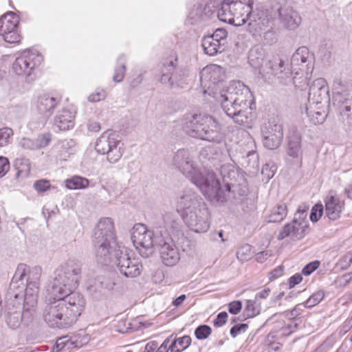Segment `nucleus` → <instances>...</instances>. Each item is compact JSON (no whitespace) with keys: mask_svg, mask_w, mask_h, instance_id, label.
<instances>
[{"mask_svg":"<svg viewBox=\"0 0 352 352\" xmlns=\"http://www.w3.org/2000/svg\"><path fill=\"white\" fill-rule=\"evenodd\" d=\"M191 341V338L189 336H184L177 338V345L179 349H177L176 352H182L184 351L190 346Z\"/></svg>","mask_w":352,"mask_h":352,"instance_id":"obj_51","label":"nucleus"},{"mask_svg":"<svg viewBox=\"0 0 352 352\" xmlns=\"http://www.w3.org/2000/svg\"><path fill=\"white\" fill-rule=\"evenodd\" d=\"M292 72V68L286 63L285 60L276 56L265 62L264 67L261 69L260 75L265 81L273 82L277 80L279 84L285 85L293 80Z\"/></svg>","mask_w":352,"mask_h":352,"instance_id":"obj_10","label":"nucleus"},{"mask_svg":"<svg viewBox=\"0 0 352 352\" xmlns=\"http://www.w3.org/2000/svg\"><path fill=\"white\" fill-rule=\"evenodd\" d=\"M302 280V276L300 274H296L289 279V287H294L295 285L300 283Z\"/></svg>","mask_w":352,"mask_h":352,"instance_id":"obj_63","label":"nucleus"},{"mask_svg":"<svg viewBox=\"0 0 352 352\" xmlns=\"http://www.w3.org/2000/svg\"><path fill=\"white\" fill-rule=\"evenodd\" d=\"M172 337H173V335H171L170 336H169L166 339H165L164 341L163 342V343L159 347L157 348V350L155 352H168V345L170 343V342L171 341Z\"/></svg>","mask_w":352,"mask_h":352,"instance_id":"obj_64","label":"nucleus"},{"mask_svg":"<svg viewBox=\"0 0 352 352\" xmlns=\"http://www.w3.org/2000/svg\"><path fill=\"white\" fill-rule=\"evenodd\" d=\"M314 55L305 46L298 47L291 58V68L308 74L314 68Z\"/></svg>","mask_w":352,"mask_h":352,"instance_id":"obj_22","label":"nucleus"},{"mask_svg":"<svg viewBox=\"0 0 352 352\" xmlns=\"http://www.w3.org/2000/svg\"><path fill=\"white\" fill-rule=\"evenodd\" d=\"M38 289L32 287H26L25 292L24 293L23 298L21 300H18V305H21L23 302V307L21 309L24 311L30 312L32 318L35 311V307L37 304Z\"/></svg>","mask_w":352,"mask_h":352,"instance_id":"obj_29","label":"nucleus"},{"mask_svg":"<svg viewBox=\"0 0 352 352\" xmlns=\"http://www.w3.org/2000/svg\"><path fill=\"white\" fill-rule=\"evenodd\" d=\"M228 316V314L226 311L218 314L217 318L213 321L214 326L219 327L225 324L227 322Z\"/></svg>","mask_w":352,"mask_h":352,"instance_id":"obj_58","label":"nucleus"},{"mask_svg":"<svg viewBox=\"0 0 352 352\" xmlns=\"http://www.w3.org/2000/svg\"><path fill=\"white\" fill-rule=\"evenodd\" d=\"M13 135V131L10 127L0 129V146H4L9 143V140Z\"/></svg>","mask_w":352,"mask_h":352,"instance_id":"obj_47","label":"nucleus"},{"mask_svg":"<svg viewBox=\"0 0 352 352\" xmlns=\"http://www.w3.org/2000/svg\"><path fill=\"white\" fill-rule=\"evenodd\" d=\"M308 209L309 207L305 205L298 207L293 221L285 224L279 232L277 237L278 240H283L288 236L294 240H300L304 238L308 228L306 220Z\"/></svg>","mask_w":352,"mask_h":352,"instance_id":"obj_13","label":"nucleus"},{"mask_svg":"<svg viewBox=\"0 0 352 352\" xmlns=\"http://www.w3.org/2000/svg\"><path fill=\"white\" fill-rule=\"evenodd\" d=\"M242 308L241 302L239 300L233 301L229 304L228 311L232 314H237Z\"/></svg>","mask_w":352,"mask_h":352,"instance_id":"obj_61","label":"nucleus"},{"mask_svg":"<svg viewBox=\"0 0 352 352\" xmlns=\"http://www.w3.org/2000/svg\"><path fill=\"white\" fill-rule=\"evenodd\" d=\"M264 40L267 44L271 45L276 42V38L275 35V32L274 31V28L271 30H268L266 32H264L262 35L261 38L258 40Z\"/></svg>","mask_w":352,"mask_h":352,"instance_id":"obj_54","label":"nucleus"},{"mask_svg":"<svg viewBox=\"0 0 352 352\" xmlns=\"http://www.w3.org/2000/svg\"><path fill=\"white\" fill-rule=\"evenodd\" d=\"M14 166L17 170L16 177L28 176L30 171V164L28 159L25 157L17 158L14 161Z\"/></svg>","mask_w":352,"mask_h":352,"instance_id":"obj_38","label":"nucleus"},{"mask_svg":"<svg viewBox=\"0 0 352 352\" xmlns=\"http://www.w3.org/2000/svg\"><path fill=\"white\" fill-rule=\"evenodd\" d=\"M105 97L106 93L104 90H96L88 96V100L91 102H99L104 100Z\"/></svg>","mask_w":352,"mask_h":352,"instance_id":"obj_57","label":"nucleus"},{"mask_svg":"<svg viewBox=\"0 0 352 352\" xmlns=\"http://www.w3.org/2000/svg\"><path fill=\"white\" fill-rule=\"evenodd\" d=\"M201 45L204 52L209 56H214L223 50V45L220 43L215 42L212 38L208 36L204 37Z\"/></svg>","mask_w":352,"mask_h":352,"instance_id":"obj_35","label":"nucleus"},{"mask_svg":"<svg viewBox=\"0 0 352 352\" xmlns=\"http://www.w3.org/2000/svg\"><path fill=\"white\" fill-rule=\"evenodd\" d=\"M262 142L264 147L270 150L278 148L283 139V128L282 124L275 121H269L261 128Z\"/></svg>","mask_w":352,"mask_h":352,"instance_id":"obj_19","label":"nucleus"},{"mask_svg":"<svg viewBox=\"0 0 352 352\" xmlns=\"http://www.w3.org/2000/svg\"><path fill=\"white\" fill-rule=\"evenodd\" d=\"M93 245L98 263L108 265L111 261L117 265L120 274L127 278L140 275L143 267L138 259L131 258L118 245L114 232L113 221L110 218L101 219L95 229Z\"/></svg>","mask_w":352,"mask_h":352,"instance_id":"obj_1","label":"nucleus"},{"mask_svg":"<svg viewBox=\"0 0 352 352\" xmlns=\"http://www.w3.org/2000/svg\"><path fill=\"white\" fill-rule=\"evenodd\" d=\"M301 137L298 133L293 132L289 135L287 143V155L298 159L302 155Z\"/></svg>","mask_w":352,"mask_h":352,"instance_id":"obj_32","label":"nucleus"},{"mask_svg":"<svg viewBox=\"0 0 352 352\" xmlns=\"http://www.w3.org/2000/svg\"><path fill=\"white\" fill-rule=\"evenodd\" d=\"M228 36V32L224 28H219L217 29L214 32L208 36L210 38H212L215 42L220 43L223 46L224 45V42Z\"/></svg>","mask_w":352,"mask_h":352,"instance_id":"obj_48","label":"nucleus"},{"mask_svg":"<svg viewBox=\"0 0 352 352\" xmlns=\"http://www.w3.org/2000/svg\"><path fill=\"white\" fill-rule=\"evenodd\" d=\"M18 28H15L14 30H12L6 32L5 34H1L3 36L4 41L9 43H16L20 41L21 36L18 32Z\"/></svg>","mask_w":352,"mask_h":352,"instance_id":"obj_45","label":"nucleus"},{"mask_svg":"<svg viewBox=\"0 0 352 352\" xmlns=\"http://www.w3.org/2000/svg\"><path fill=\"white\" fill-rule=\"evenodd\" d=\"M4 319L8 327L12 329H16L21 324L28 326L33 320L30 312L24 311L21 306H16L14 303L7 306Z\"/></svg>","mask_w":352,"mask_h":352,"instance_id":"obj_21","label":"nucleus"},{"mask_svg":"<svg viewBox=\"0 0 352 352\" xmlns=\"http://www.w3.org/2000/svg\"><path fill=\"white\" fill-rule=\"evenodd\" d=\"M323 206L321 204H316L311 210L310 220L312 222H317L322 215Z\"/></svg>","mask_w":352,"mask_h":352,"instance_id":"obj_49","label":"nucleus"},{"mask_svg":"<svg viewBox=\"0 0 352 352\" xmlns=\"http://www.w3.org/2000/svg\"><path fill=\"white\" fill-rule=\"evenodd\" d=\"M277 167L273 162L266 163L262 168L261 174L267 179L272 178L276 171Z\"/></svg>","mask_w":352,"mask_h":352,"instance_id":"obj_46","label":"nucleus"},{"mask_svg":"<svg viewBox=\"0 0 352 352\" xmlns=\"http://www.w3.org/2000/svg\"><path fill=\"white\" fill-rule=\"evenodd\" d=\"M344 206V202L337 196H330L325 200V214L332 221L340 218Z\"/></svg>","mask_w":352,"mask_h":352,"instance_id":"obj_28","label":"nucleus"},{"mask_svg":"<svg viewBox=\"0 0 352 352\" xmlns=\"http://www.w3.org/2000/svg\"><path fill=\"white\" fill-rule=\"evenodd\" d=\"M265 51L261 46H254L249 51L248 63L252 68L258 69L259 74L265 65Z\"/></svg>","mask_w":352,"mask_h":352,"instance_id":"obj_30","label":"nucleus"},{"mask_svg":"<svg viewBox=\"0 0 352 352\" xmlns=\"http://www.w3.org/2000/svg\"><path fill=\"white\" fill-rule=\"evenodd\" d=\"M320 265V262L318 261H315L313 262H310L307 264L302 270V274L305 276L310 275L313 272L318 269Z\"/></svg>","mask_w":352,"mask_h":352,"instance_id":"obj_55","label":"nucleus"},{"mask_svg":"<svg viewBox=\"0 0 352 352\" xmlns=\"http://www.w3.org/2000/svg\"><path fill=\"white\" fill-rule=\"evenodd\" d=\"M333 106L338 116V120L345 131H352V102L342 93H336L333 98Z\"/></svg>","mask_w":352,"mask_h":352,"instance_id":"obj_18","label":"nucleus"},{"mask_svg":"<svg viewBox=\"0 0 352 352\" xmlns=\"http://www.w3.org/2000/svg\"><path fill=\"white\" fill-rule=\"evenodd\" d=\"M41 268L34 267L32 269L28 265V270L25 272L26 287H32L38 289V283L41 278Z\"/></svg>","mask_w":352,"mask_h":352,"instance_id":"obj_34","label":"nucleus"},{"mask_svg":"<svg viewBox=\"0 0 352 352\" xmlns=\"http://www.w3.org/2000/svg\"><path fill=\"white\" fill-rule=\"evenodd\" d=\"M226 115L240 125L249 124L254 102L249 87L241 81H233L221 91L219 99Z\"/></svg>","mask_w":352,"mask_h":352,"instance_id":"obj_2","label":"nucleus"},{"mask_svg":"<svg viewBox=\"0 0 352 352\" xmlns=\"http://www.w3.org/2000/svg\"><path fill=\"white\" fill-rule=\"evenodd\" d=\"M156 236V229L148 230L141 223L135 224L132 229V242L144 258L149 257L153 252V248L157 247Z\"/></svg>","mask_w":352,"mask_h":352,"instance_id":"obj_12","label":"nucleus"},{"mask_svg":"<svg viewBox=\"0 0 352 352\" xmlns=\"http://www.w3.org/2000/svg\"><path fill=\"white\" fill-rule=\"evenodd\" d=\"M202 193L212 200L224 203L227 201L228 192L220 186V182L212 171H207L199 184L196 185Z\"/></svg>","mask_w":352,"mask_h":352,"instance_id":"obj_17","label":"nucleus"},{"mask_svg":"<svg viewBox=\"0 0 352 352\" xmlns=\"http://www.w3.org/2000/svg\"><path fill=\"white\" fill-rule=\"evenodd\" d=\"M34 187L38 192H45L50 188V184L49 181L42 179L34 182Z\"/></svg>","mask_w":352,"mask_h":352,"instance_id":"obj_59","label":"nucleus"},{"mask_svg":"<svg viewBox=\"0 0 352 352\" xmlns=\"http://www.w3.org/2000/svg\"><path fill=\"white\" fill-rule=\"evenodd\" d=\"M242 165L252 169H258L259 166L258 155L254 151H249L245 158Z\"/></svg>","mask_w":352,"mask_h":352,"instance_id":"obj_40","label":"nucleus"},{"mask_svg":"<svg viewBox=\"0 0 352 352\" xmlns=\"http://www.w3.org/2000/svg\"><path fill=\"white\" fill-rule=\"evenodd\" d=\"M283 27L289 30H294L299 27L302 19L299 13L291 6H280L276 12Z\"/></svg>","mask_w":352,"mask_h":352,"instance_id":"obj_23","label":"nucleus"},{"mask_svg":"<svg viewBox=\"0 0 352 352\" xmlns=\"http://www.w3.org/2000/svg\"><path fill=\"white\" fill-rule=\"evenodd\" d=\"M324 294L322 291H318L314 293L304 303L303 307L311 308L318 305L324 298Z\"/></svg>","mask_w":352,"mask_h":352,"instance_id":"obj_43","label":"nucleus"},{"mask_svg":"<svg viewBox=\"0 0 352 352\" xmlns=\"http://www.w3.org/2000/svg\"><path fill=\"white\" fill-rule=\"evenodd\" d=\"M51 141V135L45 133L38 136L36 138V142L38 144V149L47 146Z\"/></svg>","mask_w":352,"mask_h":352,"instance_id":"obj_52","label":"nucleus"},{"mask_svg":"<svg viewBox=\"0 0 352 352\" xmlns=\"http://www.w3.org/2000/svg\"><path fill=\"white\" fill-rule=\"evenodd\" d=\"M177 57H175L159 65L154 74L155 79L162 85H168L171 89L184 87L188 71L185 67H177Z\"/></svg>","mask_w":352,"mask_h":352,"instance_id":"obj_9","label":"nucleus"},{"mask_svg":"<svg viewBox=\"0 0 352 352\" xmlns=\"http://www.w3.org/2000/svg\"><path fill=\"white\" fill-rule=\"evenodd\" d=\"M183 128L192 138L216 143H220L223 139L221 125L215 118L208 114L187 116Z\"/></svg>","mask_w":352,"mask_h":352,"instance_id":"obj_6","label":"nucleus"},{"mask_svg":"<svg viewBox=\"0 0 352 352\" xmlns=\"http://www.w3.org/2000/svg\"><path fill=\"white\" fill-rule=\"evenodd\" d=\"M225 77L223 68L217 65H209L200 72V82L204 94L212 96L220 89Z\"/></svg>","mask_w":352,"mask_h":352,"instance_id":"obj_16","label":"nucleus"},{"mask_svg":"<svg viewBox=\"0 0 352 352\" xmlns=\"http://www.w3.org/2000/svg\"><path fill=\"white\" fill-rule=\"evenodd\" d=\"M260 311V305L256 303V300H248L243 311V315L248 318H253L258 315Z\"/></svg>","mask_w":352,"mask_h":352,"instance_id":"obj_41","label":"nucleus"},{"mask_svg":"<svg viewBox=\"0 0 352 352\" xmlns=\"http://www.w3.org/2000/svg\"><path fill=\"white\" fill-rule=\"evenodd\" d=\"M184 222L194 232H206L210 228L209 211L202 198L191 190H186L177 201Z\"/></svg>","mask_w":352,"mask_h":352,"instance_id":"obj_4","label":"nucleus"},{"mask_svg":"<svg viewBox=\"0 0 352 352\" xmlns=\"http://www.w3.org/2000/svg\"><path fill=\"white\" fill-rule=\"evenodd\" d=\"M171 166L189 179L195 186L205 176L197 169L193 157L187 149H179L173 156Z\"/></svg>","mask_w":352,"mask_h":352,"instance_id":"obj_11","label":"nucleus"},{"mask_svg":"<svg viewBox=\"0 0 352 352\" xmlns=\"http://www.w3.org/2000/svg\"><path fill=\"white\" fill-rule=\"evenodd\" d=\"M27 270L28 265L25 263L18 265L7 292V296L10 300L17 301L23 298L26 289L25 276Z\"/></svg>","mask_w":352,"mask_h":352,"instance_id":"obj_20","label":"nucleus"},{"mask_svg":"<svg viewBox=\"0 0 352 352\" xmlns=\"http://www.w3.org/2000/svg\"><path fill=\"white\" fill-rule=\"evenodd\" d=\"M54 296V301L47 305L43 310L44 320L51 327H70L76 322L85 307L84 296L80 293Z\"/></svg>","mask_w":352,"mask_h":352,"instance_id":"obj_3","label":"nucleus"},{"mask_svg":"<svg viewBox=\"0 0 352 352\" xmlns=\"http://www.w3.org/2000/svg\"><path fill=\"white\" fill-rule=\"evenodd\" d=\"M302 306L303 307V304H300L296 305L292 310L285 311L284 313L285 317L291 320L295 319L297 316L301 314V312L302 311V309H301Z\"/></svg>","mask_w":352,"mask_h":352,"instance_id":"obj_53","label":"nucleus"},{"mask_svg":"<svg viewBox=\"0 0 352 352\" xmlns=\"http://www.w3.org/2000/svg\"><path fill=\"white\" fill-rule=\"evenodd\" d=\"M164 225L156 228L157 248L160 258L166 266H174L180 260V253L174 237L180 232L179 221L176 214L166 212L163 216Z\"/></svg>","mask_w":352,"mask_h":352,"instance_id":"obj_5","label":"nucleus"},{"mask_svg":"<svg viewBox=\"0 0 352 352\" xmlns=\"http://www.w3.org/2000/svg\"><path fill=\"white\" fill-rule=\"evenodd\" d=\"M212 333V329L207 324H201L195 330V336L197 340H206Z\"/></svg>","mask_w":352,"mask_h":352,"instance_id":"obj_44","label":"nucleus"},{"mask_svg":"<svg viewBox=\"0 0 352 352\" xmlns=\"http://www.w3.org/2000/svg\"><path fill=\"white\" fill-rule=\"evenodd\" d=\"M118 140L114 134L104 132L97 140L95 149L98 153L105 155Z\"/></svg>","mask_w":352,"mask_h":352,"instance_id":"obj_31","label":"nucleus"},{"mask_svg":"<svg viewBox=\"0 0 352 352\" xmlns=\"http://www.w3.org/2000/svg\"><path fill=\"white\" fill-rule=\"evenodd\" d=\"M10 169L8 160L4 157H0V178L3 177Z\"/></svg>","mask_w":352,"mask_h":352,"instance_id":"obj_60","label":"nucleus"},{"mask_svg":"<svg viewBox=\"0 0 352 352\" xmlns=\"http://www.w3.org/2000/svg\"><path fill=\"white\" fill-rule=\"evenodd\" d=\"M118 62L120 64V65L116 67L115 69V74L113 77V80L116 82H120L121 81H122L126 72L124 56L121 55L120 56H119V58H118Z\"/></svg>","mask_w":352,"mask_h":352,"instance_id":"obj_42","label":"nucleus"},{"mask_svg":"<svg viewBox=\"0 0 352 352\" xmlns=\"http://www.w3.org/2000/svg\"><path fill=\"white\" fill-rule=\"evenodd\" d=\"M270 256L271 253L269 251L260 252L256 254V260L257 262L262 263L265 262Z\"/></svg>","mask_w":352,"mask_h":352,"instance_id":"obj_62","label":"nucleus"},{"mask_svg":"<svg viewBox=\"0 0 352 352\" xmlns=\"http://www.w3.org/2000/svg\"><path fill=\"white\" fill-rule=\"evenodd\" d=\"M124 153L123 143L120 140H118L114 146H111L105 155H107V160L111 163L115 164L118 162L122 157Z\"/></svg>","mask_w":352,"mask_h":352,"instance_id":"obj_36","label":"nucleus"},{"mask_svg":"<svg viewBox=\"0 0 352 352\" xmlns=\"http://www.w3.org/2000/svg\"><path fill=\"white\" fill-rule=\"evenodd\" d=\"M43 56L38 52L26 50L22 52L12 64L14 72L19 76H25L28 81L32 80L34 70L42 63Z\"/></svg>","mask_w":352,"mask_h":352,"instance_id":"obj_14","label":"nucleus"},{"mask_svg":"<svg viewBox=\"0 0 352 352\" xmlns=\"http://www.w3.org/2000/svg\"><path fill=\"white\" fill-rule=\"evenodd\" d=\"M59 102V100L54 97L43 95L38 97L37 100L36 109L41 115L43 116L45 119H47L52 115L54 109L58 104Z\"/></svg>","mask_w":352,"mask_h":352,"instance_id":"obj_27","label":"nucleus"},{"mask_svg":"<svg viewBox=\"0 0 352 352\" xmlns=\"http://www.w3.org/2000/svg\"><path fill=\"white\" fill-rule=\"evenodd\" d=\"M287 214V206L285 204L278 205L269 216V222L279 223L282 221Z\"/></svg>","mask_w":352,"mask_h":352,"instance_id":"obj_37","label":"nucleus"},{"mask_svg":"<svg viewBox=\"0 0 352 352\" xmlns=\"http://www.w3.org/2000/svg\"><path fill=\"white\" fill-rule=\"evenodd\" d=\"M19 145L24 149L28 150H37L38 149V144L36 142V139L32 140L28 138H23L20 142Z\"/></svg>","mask_w":352,"mask_h":352,"instance_id":"obj_50","label":"nucleus"},{"mask_svg":"<svg viewBox=\"0 0 352 352\" xmlns=\"http://www.w3.org/2000/svg\"><path fill=\"white\" fill-rule=\"evenodd\" d=\"M253 3L254 0H223L217 16L230 24H244L252 14Z\"/></svg>","mask_w":352,"mask_h":352,"instance_id":"obj_8","label":"nucleus"},{"mask_svg":"<svg viewBox=\"0 0 352 352\" xmlns=\"http://www.w3.org/2000/svg\"><path fill=\"white\" fill-rule=\"evenodd\" d=\"M272 10H263L250 15L248 19V31L257 40L261 38L264 32L273 29L274 15Z\"/></svg>","mask_w":352,"mask_h":352,"instance_id":"obj_15","label":"nucleus"},{"mask_svg":"<svg viewBox=\"0 0 352 352\" xmlns=\"http://www.w3.org/2000/svg\"><path fill=\"white\" fill-rule=\"evenodd\" d=\"M308 99L315 104H320L323 101L329 100V87L324 78H317L311 83L309 88Z\"/></svg>","mask_w":352,"mask_h":352,"instance_id":"obj_24","label":"nucleus"},{"mask_svg":"<svg viewBox=\"0 0 352 352\" xmlns=\"http://www.w3.org/2000/svg\"><path fill=\"white\" fill-rule=\"evenodd\" d=\"M248 327V324L245 323H240L235 324L230 329V335L232 336V337L235 338L241 332H245Z\"/></svg>","mask_w":352,"mask_h":352,"instance_id":"obj_56","label":"nucleus"},{"mask_svg":"<svg viewBox=\"0 0 352 352\" xmlns=\"http://www.w3.org/2000/svg\"><path fill=\"white\" fill-rule=\"evenodd\" d=\"M89 180L86 178L74 176L71 179L65 181L66 187L69 189H81L85 188L89 186Z\"/></svg>","mask_w":352,"mask_h":352,"instance_id":"obj_39","label":"nucleus"},{"mask_svg":"<svg viewBox=\"0 0 352 352\" xmlns=\"http://www.w3.org/2000/svg\"><path fill=\"white\" fill-rule=\"evenodd\" d=\"M19 16L12 12H8L0 18V35L18 28Z\"/></svg>","mask_w":352,"mask_h":352,"instance_id":"obj_33","label":"nucleus"},{"mask_svg":"<svg viewBox=\"0 0 352 352\" xmlns=\"http://www.w3.org/2000/svg\"><path fill=\"white\" fill-rule=\"evenodd\" d=\"M82 264L76 260H68L54 271L52 292L54 296H68L78 285L81 278Z\"/></svg>","mask_w":352,"mask_h":352,"instance_id":"obj_7","label":"nucleus"},{"mask_svg":"<svg viewBox=\"0 0 352 352\" xmlns=\"http://www.w3.org/2000/svg\"><path fill=\"white\" fill-rule=\"evenodd\" d=\"M221 175L223 176V182L225 183L226 191L229 196H232L233 199H236L247 195L248 188L245 185L236 184L232 182H230L228 181V179L232 180V178H234L235 175H237V173L235 170H229L228 175L226 176L224 174V169H223Z\"/></svg>","mask_w":352,"mask_h":352,"instance_id":"obj_25","label":"nucleus"},{"mask_svg":"<svg viewBox=\"0 0 352 352\" xmlns=\"http://www.w3.org/2000/svg\"><path fill=\"white\" fill-rule=\"evenodd\" d=\"M54 128L58 131H67L74 126V114L72 111L63 109L59 111L54 120Z\"/></svg>","mask_w":352,"mask_h":352,"instance_id":"obj_26","label":"nucleus"}]
</instances>
